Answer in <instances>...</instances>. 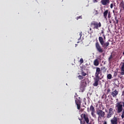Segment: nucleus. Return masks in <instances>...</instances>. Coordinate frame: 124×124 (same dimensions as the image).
I'll return each mask as SVG.
<instances>
[{"mask_svg": "<svg viewBox=\"0 0 124 124\" xmlns=\"http://www.w3.org/2000/svg\"><path fill=\"white\" fill-rule=\"evenodd\" d=\"M99 41L100 42V44L104 49H107V47H108L110 44L108 41L105 42L104 39H103V38L101 36L99 37Z\"/></svg>", "mask_w": 124, "mask_h": 124, "instance_id": "obj_3", "label": "nucleus"}, {"mask_svg": "<svg viewBox=\"0 0 124 124\" xmlns=\"http://www.w3.org/2000/svg\"><path fill=\"white\" fill-rule=\"evenodd\" d=\"M95 47L97 51L99 53H103V48L101 47V46H100L98 42L95 43Z\"/></svg>", "mask_w": 124, "mask_h": 124, "instance_id": "obj_8", "label": "nucleus"}, {"mask_svg": "<svg viewBox=\"0 0 124 124\" xmlns=\"http://www.w3.org/2000/svg\"><path fill=\"white\" fill-rule=\"evenodd\" d=\"M117 75H118V72H115L114 73L113 77H117Z\"/></svg>", "mask_w": 124, "mask_h": 124, "instance_id": "obj_28", "label": "nucleus"}, {"mask_svg": "<svg viewBox=\"0 0 124 124\" xmlns=\"http://www.w3.org/2000/svg\"><path fill=\"white\" fill-rule=\"evenodd\" d=\"M93 64L95 66H98L99 65V62H98V59H95L93 62Z\"/></svg>", "mask_w": 124, "mask_h": 124, "instance_id": "obj_16", "label": "nucleus"}, {"mask_svg": "<svg viewBox=\"0 0 124 124\" xmlns=\"http://www.w3.org/2000/svg\"><path fill=\"white\" fill-rule=\"evenodd\" d=\"M116 9H118V8H116Z\"/></svg>", "mask_w": 124, "mask_h": 124, "instance_id": "obj_48", "label": "nucleus"}, {"mask_svg": "<svg viewBox=\"0 0 124 124\" xmlns=\"http://www.w3.org/2000/svg\"><path fill=\"white\" fill-rule=\"evenodd\" d=\"M121 72L120 74L121 75H124V62H122V64L121 68Z\"/></svg>", "mask_w": 124, "mask_h": 124, "instance_id": "obj_15", "label": "nucleus"}, {"mask_svg": "<svg viewBox=\"0 0 124 124\" xmlns=\"http://www.w3.org/2000/svg\"><path fill=\"white\" fill-rule=\"evenodd\" d=\"M108 19H110V18H111V12H109L108 13Z\"/></svg>", "mask_w": 124, "mask_h": 124, "instance_id": "obj_25", "label": "nucleus"}, {"mask_svg": "<svg viewBox=\"0 0 124 124\" xmlns=\"http://www.w3.org/2000/svg\"><path fill=\"white\" fill-rule=\"evenodd\" d=\"M123 111V109H118V113H121Z\"/></svg>", "mask_w": 124, "mask_h": 124, "instance_id": "obj_30", "label": "nucleus"}, {"mask_svg": "<svg viewBox=\"0 0 124 124\" xmlns=\"http://www.w3.org/2000/svg\"><path fill=\"white\" fill-rule=\"evenodd\" d=\"M115 21L112 20V21H113L114 25H116V24H119V19H118V17L117 16L115 17Z\"/></svg>", "mask_w": 124, "mask_h": 124, "instance_id": "obj_19", "label": "nucleus"}, {"mask_svg": "<svg viewBox=\"0 0 124 124\" xmlns=\"http://www.w3.org/2000/svg\"><path fill=\"white\" fill-rule=\"evenodd\" d=\"M103 37H104V36H105V34H103Z\"/></svg>", "mask_w": 124, "mask_h": 124, "instance_id": "obj_40", "label": "nucleus"}, {"mask_svg": "<svg viewBox=\"0 0 124 124\" xmlns=\"http://www.w3.org/2000/svg\"><path fill=\"white\" fill-rule=\"evenodd\" d=\"M119 94V92L117 90H115L113 92H112L111 95H112L113 97H116L117 95Z\"/></svg>", "mask_w": 124, "mask_h": 124, "instance_id": "obj_13", "label": "nucleus"}, {"mask_svg": "<svg viewBox=\"0 0 124 124\" xmlns=\"http://www.w3.org/2000/svg\"><path fill=\"white\" fill-rule=\"evenodd\" d=\"M90 109H94V107L93 105L91 106Z\"/></svg>", "mask_w": 124, "mask_h": 124, "instance_id": "obj_34", "label": "nucleus"}, {"mask_svg": "<svg viewBox=\"0 0 124 124\" xmlns=\"http://www.w3.org/2000/svg\"><path fill=\"white\" fill-rule=\"evenodd\" d=\"M98 106V105H96V107H97Z\"/></svg>", "mask_w": 124, "mask_h": 124, "instance_id": "obj_41", "label": "nucleus"}, {"mask_svg": "<svg viewBox=\"0 0 124 124\" xmlns=\"http://www.w3.org/2000/svg\"><path fill=\"white\" fill-rule=\"evenodd\" d=\"M90 110H91V114L93 116V117L94 118H95L96 117V115H95V114H94L95 113L94 109H92Z\"/></svg>", "mask_w": 124, "mask_h": 124, "instance_id": "obj_18", "label": "nucleus"}, {"mask_svg": "<svg viewBox=\"0 0 124 124\" xmlns=\"http://www.w3.org/2000/svg\"><path fill=\"white\" fill-rule=\"evenodd\" d=\"M103 39H104V41L106 40V37L104 36Z\"/></svg>", "mask_w": 124, "mask_h": 124, "instance_id": "obj_38", "label": "nucleus"}, {"mask_svg": "<svg viewBox=\"0 0 124 124\" xmlns=\"http://www.w3.org/2000/svg\"><path fill=\"white\" fill-rule=\"evenodd\" d=\"M93 14L94 15H97V14H98V12L96 10H94Z\"/></svg>", "mask_w": 124, "mask_h": 124, "instance_id": "obj_26", "label": "nucleus"}, {"mask_svg": "<svg viewBox=\"0 0 124 124\" xmlns=\"http://www.w3.org/2000/svg\"><path fill=\"white\" fill-rule=\"evenodd\" d=\"M81 119L78 118V120L80 121V124H85L86 123V124H89V123H90V119H89V117H88V115H86V114H82L81 115Z\"/></svg>", "mask_w": 124, "mask_h": 124, "instance_id": "obj_2", "label": "nucleus"}, {"mask_svg": "<svg viewBox=\"0 0 124 124\" xmlns=\"http://www.w3.org/2000/svg\"><path fill=\"white\" fill-rule=\"evenodd\" d=\"M120 7L121 8H123V10H124V0H123L122 1H121L119 5Z\"/></svg>", "mask_w": 124, "mask_h": 124, "instance_id": "obj_17", "label": "nucleus"}, {"mask_svg": "<svg viewBox=\"0 0 124 124\" xmlns=\"http://www.w3.org/2000/svg\"><path fill=\"white\" fill-rule=\"evenodd\" d=\"M107 78V79L110 80V79H112V75L111 74H108Z\"/></svg>", "mask_w": 124, "mask_h": 124, "instance_id": "obj_22", "label": "nucleus"}, {"mask_svg": "<svg viewBox=\"0 0 124 124\" xmlns=\"http://www.w3.org/2000/svg\"><path fill=\"white\" fill-rule=\"evenodd\" d=\"M112 59H113V56L111 54L108 59L109 62H111V60H112Z\"/></svg>", "mask_w": 124, "mask_h": 124, "instance_id": "obj_23", "label": "nucleus"}, {"mask_svg": "<svg viewBox=\"0 0 124 124\" xmlns=\"http://www.w3.org/2000/svg\"><path fill=\"white\" fill-rule=\"evenodd\" d=\"M97 114L100 118H104V116H105V112L100 109L97 110Z\"/></svg>", "mask_w": 124, "mask_h": 124, "instance_id": "obj_9", "label": "nucleus"}, {"mask_svg": "<svg viewBox=\"0 0 124 124\" xmlns=\"http://www.w3.org/2000/svg\"><path fill=\"white\" fill-rule=\"evenodd\" d=\"M101 3L102 5L106 6V5H108L110 3V0H101Z\"/></svg>", "mask_w": 124, "mask_h": 124, "instance_id": "obj_10", "label": "nucleus"}, {"mask_svg": "<svg viewBox=\"0 0 124 124\" xmlns=\"http://www.w3.org/2000/svg\"><path fill=\"white\" fill-rule=\"evenodd\" d=\"M114 9H116V8H114Z\"/></svg>", "mask_w": 124, "mask_h": 124, "instance_id": "obj_47", "label": "nucleus"}, {"mask_svg": "<svg viewBox=\"0 0 124 124\" xmlns=\"http://www.w3.org/2000/svg\"><path fill=\"white\" fill-rule=\"evenodd\" d=\"M82 32H80L79 33L80 37H79V38L78 39V40H80V39H81V37H82Z\"/></svg>", "mask_w": 124, "mask_h": 124, "instance_id": "obj_29", "label": "nucleus"}, {"mask_svg": "<svg viewBox=\"0 0 124 124\" xmlns=\"http://www.w3.org/2000/svg\"><path fill=\"white\" fill-rule=\"evenodd\" d=\"M123 55H124V52H123Z\"/></svg>", "mask_w": 124, "mask_h": 124, "instance_id": "obj_45", "label": "nucleus"}, {"mask_svg": "<svg viewBox=\"0 0 124 124\" xmlns=\"http://www.w3.org/2000/svg\"><path fill=\"white\" fill-rule=\"evenodd\" d=\"M113 3H111V4H110V8H111V9L113 8Z\"/></svg>", "mask_w": 124, "mask_h": 124, "instance_id": "obj_35", "label": "nucleus"}, {"mask_svg": "<svg viewBox=\"0 0 124 124\" xmlns=\"http://www.w3.org/2000/svg\"><path fill=\"white\" fill-rule=\"evenodd\" d=\"M110 109H112V108H110Z\"/></svg>", "mask_w": 124, "mask_h": 124, "instance_id": "obj_49", "label": "nucleus"}, {"mask_svg": "<svg viewBox=\"0 0 124 124\" xmlns=\"http://www.w3.org/2000/svg\"><path fill=\"white\" fill-rule=\"evenodd\" d=\"M98 0H93V2L95 3V2H98Z\"/></svg>", "mask_w": 124, "mask_h": 124, "instance_id": "obj_33", "label": "nucleus"}, {"mask_svg": "<svg viewBox=\"0 0 124 124\" xmlns=\"http://www.w3.org/2000/svg\"><path fill=\"white\" fill-rule=\"evenodd\" d=\"M81 16H79L77 17V20H79V19H82Z\"/></svg>", "mask_w": 124, "mask_h": 124, "instance_id": "obj_32", "label": "nucleus"}, {"mask_svg": "<svg viewBox=\"0 0 124 124\" xmlns=\"http://www.w3.org/2000/svg\"><path fill=\"white\" fill-rule=\"evenodd\" d=\"M109 23H110V24H111V23L110 20H109Z\"/></svg>", "mask_w": 124, "mask_h": 124, "instance_id": "obj_42", "label": "nucleus"}, {"mask_svg": "<svg viewBox=\"0 0 124 124\" xmlns=\"http://www.w3.org/2000/svg\"><path fill=\"white\" fill-rule=\"evenodd\" d=\"M116 107L117 109H123V103L122 102H118L116 104Z\"/></svg>", "mask_w": 124, "mask_h": 124, "instance_id": "obj_11", "label": "nucleus"}, {"mask_svg": "<svg viewBox=\"0 0 124 124\" xmlns=\"http://www.w3.org/2000/svg\"><path fill=\"white\" fill-rule=\"evenodd\" d=\"M81 99L80 97L77 98L75 100V103L77 106V109H80L81 107L82 109H85V108H87V109H89V108H87L86 107V104H85V105H83L81 106Z\"/></svg>", "mask_w": 124, "mask_h": 124, "instance_id": "obj_4", "label": "nucleus"}, {"mask_svg": "<svg viewBox=\"0 0 124 124\" xmlns=\"http://www.w3.org/2000/svg\"><path fill=\"white\" fill-rule=\"evenodd\" d=\"M78 77L79 80H83V79H84V77L81 75H79Z\"/></svg>", "mask_w": 124, "mask_h": 124, "instance_id": "obj_24", "label": "nucleus"}, {"mask_svg": "<svg viewBox=\"0 0 124 124\" xmlns=\"http://www.w3.org/2000/svg\"><path fill=\"white\" fill-rule=\"evenodd\" d=\"M108 13H109V11H108V10L105 11L103 13L104 18L106 20H107V15H108Z\"/></svg>", "mask_w": 124, "mask_h": 124, "instance_id": "obj_14", "label": "nucleus"}, {"mask_svg": "<svg viewBox=\"0 0 124 124\" xmlns=\"http://www.w3.org/2000/svg\"><path fill=\"white\" fill-rule=\"evenodd\" d=\"M111 124H118V118L114 117V118L110 120Z\"/></svg>", "mask_w": 124, "mask_h": 124, "instance_id": "obj_12", "label": "nucleus"}, {"mask_svg": "<svg viewBox=\"0 0 124 124\" xmlns=\"http://www.w3.org/2000/svg\"><path fill=\"white\" fill-rule=\"evenodd\" d=\"M103 124H107V122H105Z\"/></svg>", "mask_w": 124, "mask_h": 124, "instance_id": "obj_39", "label": "nucleus"}, {"mask_svg": "<svg viewBox=\"0 0 124 124\" xmlns=\"http://www.w3.org/2000/svg\"><path fill=\"white\" fill-rule=\"evenodd\" d=\"M91 27L93 26V29L94 30H98V28H100L101 27V23L100 22H97L95 21H93L91 23Z\"/></svg>", "mask_w": 124, "mask_h": 124, "instance_id": "obj_5", "label": "nucleus"}, {"mask_svg": "<svg viewBox=\"0 0 124 124\" xmlns=\"http://www.w3.org/2000/svg\"><path fill=\"white\" fill-rule=\"evenodd\" d=\"M101 70L103 71V72L105 73L106 72L107 69H106V67H101Z\"/></svg>", "mask_w": 124, "mask_h": 124, "instance_id": "obj_21", "label": "nucleus"}, {"mask_svg": "<svg viewBox=\"0 0 124 124\" xmlns=\"http://www.w3.org/2000/svg\"><path fill=\"white\" fill-rule=\"evenodd\" d=\"M90 31H91V33H93V30H92V28H90Z\"/></svg>", "mask_w": 124, "mask_h": 124, "instance_id": "obj_37", "label": "nucleus"}, {"mask_svg": "<svg viewBox=\"0 0 124 124\" xmlns=\"http://www.w3.org/2000/svg\"><path fill=\"white\" fill-rule=\"evenodd\" d=\"M87 124H91V123H88Z\"/></svg>", "mask_w": 124, "mask_h": 124, "instance_id": "obj_44", "label": "nucleus"}, {"mask_svg": "<svg viewBox=\"0 0 124 124\" xmlns=\"http://www.w3.org/2000/svg\"><path fill=\"white\" fill-rule=\"evenodd\" d=\"M113 14H114V15H115V14H117L118 13V11L113 10Z\"/></svg>", "mask_w": 124, "mask_h": 124, "instance_id": "obj_31", "label": "nucleus"}, {"mask_svg": "<svg viewBox=\"0 0 124 124\" xmlns=\"http://www.w3.org/2000/svg\"><path fill=\"white\" fill-rule=\"evenodd\" d=\"M86 87H87V82L84 80H81L79 86L80 90L81 91H84Z\"/></svg>", "mask_w": 124, "mask_h": 124, "instance_id": "obj_7", "label": "nucleus"}, {"mask_svg": "<svg viewBox=\"0 0 124 124\" xmlns=\"http://www.w3.org/2000/svg\"><path fill=\"white\" fill-rule=\"evenodd\" d=\"M103 96H102V98H103Z\"/></svg>", "mask_w": 124, "mask_h": 124, "instance_id": "obj_46", "label": "nucleus"}, {"mask_svg": "<svg viewBox=\"0 0 124 124\" xmlns=\"http://www.w3.org/2000/svg\"><path fill=\"white\" fill-rule=\"evenodd\" d=\"M102 33H104L103 31H102Z\"/></svg>", "mask_w": 124, "mask_h": 124, "instance_id": "obj_43", "label": "nucleus"}, {"mask_svg": "<svg viewBox=\"0 0 124 124\" xmlns=\"http://www.w3.org/2000/svg\"><path fill=\"white\" fill-rule=\"evenodd\" d=\"M106 112L108 113L107 114V118H108V119H110L114 114V110L113 109H109L108 110H106Z\"/></svg>", "mask_w": 124, "mask_h": 124, "instance_id": "obj_6", "label": "nucleus"}, {"mask_svg": "<svg viewBox=\"0 0 124 124\" xmlns=\"http://www.w3.org/2000/svg\"><path fill=\"white\" fill-rule=\"evenodd\" d=\"M79 62H80V64H82V63H83V62H84V60H83V58H81L80 59Z\"/></svg>", "mask_w": 124, "mask_h": 124, "instance_id": "obj_27", "label": "nucleus"}, {"mask_svg": "<svg viewBox=\"0 0 124 124\" xmlns=\"http://www.w3.org/2000/svg\"><path fill=\"white\" fill-rule=\"evenodd\" d=\"M81 74L83 77L88 75V74L85 72V71H84V70H81Z\"/></svg>", "mask_w": 124, "mask_h": 124, "instance_id": "obj_20", "label": "nucleus"}, {"mask_svg": "<svg viewBox=\"0 0 124 124\" xmlns=\"http://www.w3.org/2000/svg\"><path fill=\"white\" fill-rule=\"evenodd\" d=\"M107 93H110V89L108 90L107 91Z\"/></svg>", "mask_w": 124, "mask_h": 124, "instance_id": "obj_36", "label": "nucleus"}, {"mask_svg": "<svg viewBox=\"0 0 124 124\" xmlns=\"http://www.w3.org/2000/svg\"><path fill=\"white\" fill-rule=\"evenodd\" d=\"M101 73V70L100 68L96 67V72L95 73V78H94V83H93V87H97L98 86V83L100 78H99V75Z\"/></svg>", "mask_w": 124, "mask_h": 124, "instance_id": "obj_1", "label": "nucleus"}]
</instances>
